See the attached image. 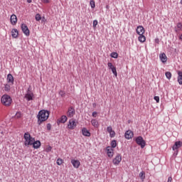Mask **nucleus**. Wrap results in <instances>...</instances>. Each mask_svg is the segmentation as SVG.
I'll return each instance as SVG.
<instances>
[{
    "label": "nucleus",
    "instance_id": "f257e3e1",
    "mask_svg": "<svg viewBox=\"0 0 182 182\" xmlns=\"http://www.w3.org/2000/svg\"><path fill=\"white\" fill-rule=\"evenodd\" d=\"M49 111L45 109L41 110L37 115L38 124L41 126L43 122H46V120L49 119Z\"/></svg>",
    "mask_w": 182,
    "mask_h": 182
},
{
    "label": "nucleus",
    "instance_id": "f03ea898",
    "mask_svg": "<svg viewBox=\"0 0 182 182\" xmlns=\"http://www.w3.org/2000/svg\"><path fill=\"white\" fill-rule=\"evenodd\" d=\"M1 105H3V106L9 107V106H11V105H12V97H11V96H9V95H4L1 97Z\"/></svg>",
    "mask_w": 182,
    "mask_h": 182
},
{
    "label": "nucleus",
    "instance_id": "7ed1b4c3",
    "mask_svg": "<svg viewBox=\"0 0 182 182\" xmlns=\"http://www.w3.org/2000/svg\"><path fill=\"white\" fill-rule=\"evenodd\" d=\"M24 137V145L25 146H32L33 141H35V138L31 136L29 132H26L23 135Z\"/></svg>",
    "mask_w": 182,
    "mask_h": 182
},
{
    "label": "nucleus",
    "instance_id": "20e7f679",
    "mask_svg": "<svg viewBox=\"0 0 182 182\" xmlns=\"http://www.w3.org/2000/svg\"><path fill=\"white\" fill-rule=\"evenodd\" d=\"M135 141L138 146H140L141 149L146 147V141L143 139V136H138L135 139Z\"/></svg>",
    "mask_w": 182,
    "mask_h": 182
},
{
    "label": "nucleus",
    "instance_id": "39448f33",
    "mask_svg": "<svg viewBox=\"0 0 182 182\" xmlns=\"http://www.w3.org/2000/svg\"><path fill=\"white\" fill-rule=\"evenodd\" d=\"M77 126V123L75 121V119H71L68 122V128L70 130H73Z\"/></svg>",
    "mask_w": 182,
    "mask_h": 182
},
{
    "label": "nucleus",
    "instance_id": "423d86ee",
    "mask_svg": "<svg viewBox=\"0 0 182 182\" xmlns=\"http://www.w3.org/2000/svg\"><path fill=\"white\" fill-rule=\"evenodd\" d=\"M121 161H122V155L120 154H117L115 158L112 160V163L114 166H119Z\"/></svg>",
    "mask_w": 182,
    "mask_h": 182
},
{
    "label": "nucleus",
    "instance_id": "0eeeda50",
    "mask_svg": "<svg viewBox=\"0 0 182 182\" xmlns=\"http://www.w3.org/2000/svg\"><path fill=\"white\" fill-rule=\"evenodd\" d=\"M21 31L23 33L26 35V36H29V35L31 34L29 28H28V26H26V24H21Z\"/></svg>",
    "mask_w": 182,
    "mask_h": 182
},
{
    "label": "nucleus",
    "instance_id": "6e6552de",
    "mask_svg": "<svg viewBox=\"0 0 182 182\" xmlns=\"http://www.w3.org/2000/svg\"><path fill=\"white\" fill-rule=\"evenodd\" d=\"M107 66L109 69H111L112 73L114 75L115 77H117V70H116V67L113 66L112 63H108Z\"/></svg>",
    "mask_w": 182,
    "mask_h": 182
},
{
    "label": "nucleus",
    "instance_id": "1a4fd4ad",
    "mask_svg": "<svg viewBox=\"0 0 182 182\" xmlns=\"http://www.w3.org/2000/svg\"><path fill=\"white\" fill-rule=\"evenodd\" d=\"M71 164H73L74 168H79L80 167V161L73 159L71 160Z\"/></svg>",
    "mask_w": 182,
    "mask_h": 182
},
{
    "label": "nucleus",
    "instance_id": "9d476101",
    "mask_svg": "<svg viewBox=\"0 0 182 182\" xmlns=\"http://www.w3.org/2000/svg\"><path fill=\"white\" fill-rule=\"evenodd\" d=\"M75 108L70 107L68 108V112H67V116L68 117H73L75 116Z\"/></svg>",
    "mask_w": 182,
    "mask_h": 182
},
{
    "label": "nucleus",
    "instance_id": "9b49d317",
    "mask_svg": "<svg viewBox=\"0 0 182 182\" xmlns=\"http://www.w3.org/2000/svg\"><path fill=\"white\" fill-rule=\"evenodd\" d=\"M26 99L29 102L30 100H33V92L28 90L25 95Z\"/></svg>",
    "mask_w": 182,
    "mask_h": 182
},
{
    "label": "nucleus",
    "instance_id": "f8f14e48",
    "mask_svg": "<svg viewBox=\"0 0 182 182\" xmlns=\"http://www.w3.org/2000/svg\"><path fill=\"white\" fill-rule=\"evenodd\" d=\"M10 22L11 25H16L18 22V17H16V15L12 14L10 17Z\"/></svg>",
    "mask_w": 182,
    "mask_h": 182
},
{
    "label": "nucleus",
    "instance_id": "ddd939ff",
    "mask_svg": "<svg viewBox=\"0 0 182 182\" xmlns=\"http://www.w3.org/2000/svg\"><path fill=\"white\" fill-rule=\"evenodd\" d=\"M146 31L144 30V28L142 26H139L136 28V33L138 35H144V33Z\"/></svg>",
    "mask_w": 182,
    "mask_h": 182
},
{
    "label": "nucleus",
    "instance_id": "4468645a",
    "mask_svg": "<svg viewBox=\"0 0 182 182\" xmlns=\"http://www.w3.org/2000/svg\"><path fill=\"white\" fill-rule=\"evenodd\" d=\"M133 136H134L133 132L131 130L127 131L124 134L125 139H127V140H130V139H132Z\"/></svg>",
    "mask_w": 182,
    "mask_h": 182
},
{
    "label": "nucleus",
    "instance_id": "2eb2a0df",
    "mask_svg": "<svg viewBox=\"0 0 182 182\" xmlns=\"http://www.w3.org/2000/svg\"><path fill=\"white\" fill-rule=\"evenodd\" d=\"M182 146V142L178 141H176L174 145L172 147V150L176 151V150H178V149H180V147H181Z\"/></svg>",
    "mask_w": 182,
    "mask_h": 182
},
{
    "label": "nucleus",
    "instance_id": "dca6fc26",
    "mask_svg": "<svg viewBox=\"0 0 182 182\" xmlns=\"http://www.w3.org/2000/svg\"><path fill=\"white\" fill-rule=\"evenodd\" d=\"M107 156L108 157H113V148H112V146H107Z\"/></svg>",
    "mask_w": 182,
    "mask_h": 182
},
{
    "label": "nucleus",
    "instance_id": "f3484780",
    "mask_svg": "<svg viewBox=\"0 0 182 182\" xmlns=\"http://www.w3.org/2000/svg\"><path fill=\"white\" fill-rule=\"evenodd\" d=\"M159 58L163 63H166V62H167V55H166V53H164L159 55Z\"/></svg>",
    "mask_w": 182,
    "mask_h": 182
},
{
    "label": "nucleus",
    "instance_id": "a211bd4d",
    "mask_svg": "<svg viewBox=\"0 0 182 182\" xmlns=\"http://www.w3.org/2000/svg\"><path fill=\"white\" fill-rule=\"evenodd\" d=\"M82 133L83 136H85L86 137H90V132H89L87 129L82 128Z\"/></svg>",
    "mask_w": 182,
    "mask_h": 182
},
{
    "label": "nucleus",
    "instance_id": "6ab92c4d",
    "mask_svg": "<svg viewBox=\"0 0 182 182\" xmlns=\"http://www.w3.org/2000/svg\"><path fill=\"white\" fill-rule=\"evenodd\" d=\"M32 146L33 149H39V147H41V141H35L34 139Z\"/></svg>",
    "mask_w": 182,
    "mask_h": 182
},
{
    "label": "nucleus",
    "instance_id": "aec40b11",
    "mask_svg": "<svg viewBox=\"0 0 182 182\" xmlns=\"http://www.w3.org/2000/svg\"><path fill=\"white\" fill-rule=\"evenodd\" d=\"M18 35H19V33L18 32V29L14 28L11 31V36L12 38H18Z\"/></svg>",
    "mask_w": 182,
    "mask_h": 182
},
{
    "label": "nucleus",
    "instance_id": "412c9836",
    "mask_svg": "<svg viewBox=\"0 0 182 182\" xmlns=\"http://www.w3.org/2000/svg\"><path fill=\"white\" fill-rule=\"evenodd\" d=\"M14 76L12 75V74H9L7 75V82L8 83H11V85H14Z\"/></svg>",
    "mask_w": 182,
    "mask_h": 182
},
{
    "label": "nucleus",
    "instance_id": "4be33fe9",
    "mask_svg": "<svg viewBox=\"0 0 182 182\" xmlns=\"http://www.w3.org/2000/svg\"><path fill=\"white\" fill-rule=\"evenodd\" d=\"M178 83L182 85V71H178Z\"/></svg>",
    "mask_w": 182,
    "mask_h": 182
},
{
    "label": "nucleus",
    "instance_id": "5701e85b",
    "mask_svg": "<svg viewBox=\"0 0 182 182\" xmlns=\"http://www.w3.org/2000/svg\"><path fill=\"white\" fill-rule=\"evenodd\" d=\"M175 31L176 33L182 31V23H177L176 27H175Z\"/></svg>",
    "mask_w": 182,
    "mask_h": 182
},
{
    "label": "nucleus",
    "instance_id": "b1692460",
    "mask_svg": "<svg viewBox=\"0 0 182 182\" xmlns=\"http://www.w3.org/2000/svg\"><path fill=\"white\" fill-rule=\"evenodd\" d=\"M91 124L94 127H96V128L99 127V122L97 119H92Z\"/></svg>",
    "mask_w": 182,
    "mask_h": 182
},
{
    "label": "nucleus",
    "instance_id": "393cba45",
    "mask_svg": "<svg viewBox=\"0 0 182 182\" xmlns=\"http://www.w3.org/2000/svg\"><path fill=\"white\" fill-rule=\"evenodd\" d=\"M138 41L141 43L146 42V36H144V35L143 34L139 35V36L138 37Z\"/></svg>",
    "mask_w": 182,
    "mask_h": 182
},
{
    "label": "nucleus",
    "instance_id": "a878e982",
    "mask_svg": "<svg viewBox=\"0 0 182 182\" xmlns=\"http://www.w3.org/2000/svg\"><path fill=\"white\" fill-rule=\"evenodd\" d=\"M139 178L142 181H144V179L146 178V172L141 171L139 173Z\"/></svg>",
    "mask_w": 182,
    "mask_h": 182
},
{
    "label": "nucleus",
    "instance_id": "bb28decb",
    "mask_svg": "<svg viewBox=\"0 0 182 182\" xmlns=\"http://www.w3.org/2000/svg\"><path fill=\"white\" fill-rule=\"evenodd\" d=\"M59 122L60 123H66L68 122V117L63 115Z\"/></svg>",
    "mask_w": 182,
    "mask_h": 182
},
{
    "label": "nucleus",
    "instance_id": "cd10ccee",
    "mask_svg": "<svg viewBox=\"0 0 182 182\" xmlns=\"http://www.w3.org/2000/svg\"><path fill=\"white\" fill-rule=\"evenodd\" d=\"M117 146V142L116 141V140H112L111 141V148L114 149Z\"/></svg>",
    "mask_w": 182,
    "mask_h": 182
},
{
    "label": "nucleus",
    "instance_id": "c85d7f7f",
    "mask_svg": "<svg viewBox=\"0 0 182 182\" xmlns=\"http://www.w3.org/2000/svg\"><path fill=\"white\" fill-rule=\"evenodd\" d=\"M110 56L111 58H114V59H117V58L119 57V54H117V53L116 52H113L111 53Z\"/></svg>",
    "mask_w": 182,
    "mask_h": 182
},
{
    "label": "nucleus",
    "instance_id": "c756f323",
    "mask_svg": "<svg viewBox=\"0 0 182 182\" xmlns=\"http://www.w3.org/2000/svg\"><path fill=\"white\" fill-rule=\"evenodd\" d=\"M5 92H9L11 90V85L9 84H6L4 87Z\"/></svg>",
    "mask_w": 182,
    "mask_h": 182
},
{
    "label": "nucleus",
    "instance_id": "7c9ffc66",
    "mask_svg": "<svg viewBox=\"0 0 182 182\" xmlns=\"http://www.w3.org/2000/svg\"><path fill=\"white\" fill-rule=\"evenodd\" d=\"M165 76L168 79V80H170V79H171L172 74L168 71L165 73Z\"/></svg>",
    "mask_w": 182,
    "mask_h": 182
},
{
    "label": "nucleus",
    "instance_id": "2f4dec72",
    "mask_svg": "<svg viewBox=\"0 0 182 182\" xmlns=\"http://www.w3.org/2000/svg\"><path fill=\"white\" fill-rule=\"evenodd\" d=\"M63 163V159H57L58 166H62Z\"/></svg>",
    "mask_w": 182,
    "mask_h": 182
},
{
    "label": "nucleus",
    "instance_id": "473e14b6",
    "mask_svg": "<svg viewBox=\"0 0 182 182\" xmlns=\"http://www.w3.org/2000/svg\"><path fill=\"white\" fill-rule=\"evenodd\" d=\"M90 5L91 8H92V9L96 6V4H95V1H93V0H91V1H90Z\"/></svg>",
    "mask_w": 182,
    "mask_h": 182
},
{
    "label": "nucleus",
    "instance_id": "72a5a7b5",
    "mask_svg": "<svg viewBox=\"0 0 182 182\" xmlns=\"http://www.w3.org/2000/svg\"><path fill=\"white\" fill-rule=\"evenodd\" d=\"M41 19H42V17L41 16V14H37L36 15V21H41Z\"/></svg>",
    "mask_w": 182,
    "mask_h": 182
},
{
    "label": "nucleus",
    "instance_id": "f704fd0d",
    "mask_svg": "<svg viewBox=\"0 0 182 182\" xmlns=\"http://www.w3.org/2000/svg\"><path fill=\"white\" fill-rule=\"evenodd\" d=\"M16 119H21L22 117V114L21 112H17L15 115Z\"/></svg>",
    "mask_w": 182,
    "mask_h": 182
},
{
    "label": "nucleus",
    "instance_id": "c9c22d12",
    "mask_svg": "<svg viewBox=\"0 0 182 182\" xmlns=\"http://www.w3.org/2000/svg\"><path fill=\"white\" fill-rule=\"evenodd\" d=\"M97 23H99L97 20H94L93 21V28H94V29H96V26H97Z\"/></svg>",
    "mask_w": 182,
    "mask_h": 182
},
{
    "label": "nucleus",
    "instance_id": "e433bc0d",
    "mask_svg": "<svg viewBox=\"0 0 182 182\" xmlns=\"http://www.w3.org/2000/svg\"><path fill=\"white\" fill-rule=\"evenodd\" d=\"M114 136H116V132H114V131L112 130V132H109V137L113 138Z\"/></svg>",
    "mask_w": 182,
    "mask_h": 182
},
{
    "label": "nucleus",
    "instance_id": "4c0bfd02",
    "mask_svg": "<svg viewBox=\"0 0 182 182\" xmlns=\"http://www.w3.org/2000/svg\"><path fill=\"white\" fill-rule=\"evenodd\" d=\"M46 151L47 153H49V151H52V146H47L46 149Z\"/></svg>",
    "mask_w": 182,
    "mask_h": 182
},
{
    "label": "nucleus",
    "instance_id": "58836bf2",
    "mask_svg": "<svg viewBox=\"0 0 182 182\" xmlns=\"http://www.w3.org/2000/svg\"><path fill=\"white\" fill-rule=\"evenodd\" d=\"M154 100H156V103H159L160 102V97L159 96H155L154 97Z\"/></svg>",
    "mask_w": 182,
    "mask_h": 182
},
{
    "label": "nucleus",
    "instance_id": "ea45409f",
    "mask_svg": "<svg viewBox=\"0 0 182 182\" xmlns=\"http://www.w3.org/2000/svg\"><path fill=\"white\" fill-rule=\"evenodd\" d=\"M112 131H113V128H112V126L107 127V132H108V133H110Z\"/></svg>",
    "mask_w": 182,
    "mask_h": 182
},
{
    "label": "nucleus",
    "instance_id": "a19ab883",
    "mask_svg": "<svg viewBox=\"0 0 182 182\" xmlns=\"http://www.w3.org/2000/svg\"><path fill=\"white\" fill-rule=\"evenodd\" d=\"M59 95H60V96H65V92L60 90V91L59 92Z\"/></svg>",
    "mask_w": 182,
    "mask_h": 182
},
{
    "label": "nucleus",
    "instance_id": "79ce46f5",
    "mask_svg": "<svg viewBox=\"0 0 182 182\" xmlns=\"http://www.w3.org/2000/svg\"><path fill=\"white\" fill-rule=\"evenodd\" d=\"M173 181V178L171 176H169L168 178V181L167 182H172Z\"/></svg>",
    "mask_w": 182,
    "mask_h": 182
},
{
    "label": "nucleus",
    "instance_id": "37998d69",
    "mask_svg": "<svg viewBox=\"0 0 182 182\" xmlns=\"http://www.w3.org/2000/svg\"><path fill=\"white\" fill-rule=\"evenodd\" d=\"M97 116V113L96 112H92V117H96Z\"/></svg>",
    "mask_w": 182,
    "mask_h": 182
},
{
    "label": "nucleus",
    "instance_id": "c03bdc74",
    "mask_svg": "<svg viewBox=\"0 0 182 182\" xmlns=\"http://www.w3.org/2000/svg\"><path fill=\"white\" fill-rule=\"evenodd\" d=\"M44 4H49L50 0H43Z\"/></svg>",
    "mask_w": 182,
    "mask_h": 182
},
{
    "label": "nucleus",
    "instance_id": "a18cd8bd",
    "mask_svg": "<svg viewBox=\"0 0 182 182\" xmlns=\"http://www.w3.org/2000/svg\"><path fill=\"white\" fill-rule=\"evenodd\" d=\"M47 129L48 130H50V124H47Z\"/></svg>",
    "mask_w": 182,
    "mask_h": 182
},
{
    "label": "nucleus",
    "instance_id": "49530a36",
    "mask_svg": "<svg viewBox=\"0 0 182 182\" xmlns=\"http://www.w3.org/2000/svg\"><path fill=\"white\" fill-rule=\"evenodd\" d=\"M155 42L156 43H159L160 41L159 40V38H156Z\"/></svg>",
    "mask_w": 182,
    "mask_h": 182
},
{
    "label": "nucleus",
    "instance_id": "de8ad7c7",
    "mask_svg": "<svg viewBox=\"0 0 182 182\" xmlns=\"http://www.w3.org/2000/svg\"><path fill=\"white\" fill-rule=\"evenodd\" d=\"M28 4H31L32 3V0H27Z\"/></svg>",
    "mask_w": 182,
    "mask_h": 182
},
{
    "label": "nucleus",
    "instance_id": "09e8293b",
    "mask_svg": "<svg viewBox=\"0 0 182 182\" xmlns=\"http://www.w3.org/2000/svg\"><path fill=\"white\" fill-rule=\"evenodd\" d=\"M179 39L182 41V34L179 36Z\"/></svg>",
    "mask_w": 182,
    "mask_h": 182
},
{
    "label": "nucleus",
    "instance_id": "8fccbe9b",
    "mask_svg": "<svg viewBox=\"0 0 182 182\" xmlns=\"http://www.w3.org/2000/svg\"><path fill=\"white\" fill-rule=\"evenodd\" d=\"M180 4H181V5H182V0H181V2H180Z\"/></svg>",
    "mask_w": 182,
    "mask_h": 182
},
{
    "label": "nucleus",
    "instance_id": "3c124183",
    "mask_svg": "<svg viewBox=\"0 0 182 182\" xmlns=\"http://www.w3.org/2000/svg\"><path fill=\"white\" fill-rule=\"evenodd\" d=\"M177 153H178V151H176V154H177Z\"/></svg>",
    "mask_w": 182,
    "mask_h": 182
}]
</instances>
